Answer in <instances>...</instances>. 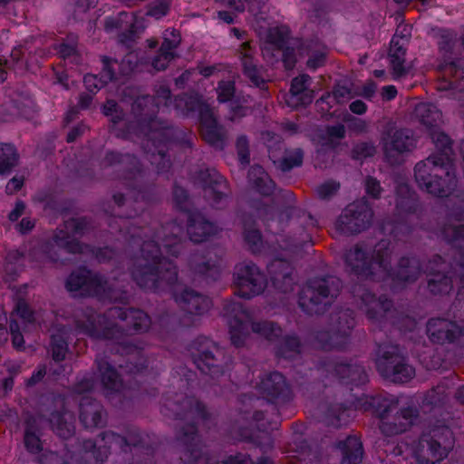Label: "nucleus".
Wrapping results in <instances>:
<instances>
[{
  "label": "nucleus",
  "instance_id": "nucleus-30",
  "mask_svg": "<svg viewBox=\"0 0 464 464\" xmlns=\"http://www.w3.org/2000/svg\"><path fill=\"white\" fill-rule=\"evenodd\" d=\"M97 376L107 394H120L124 387L121 375L106 355H98L94 362Z\"/></svg>",
  "mask_w": 464,
  "mask_h": 464
},
{
  "label": "nucleus",
  "instance_id": "nucleus-62",
  "mask_svg": "<svg viewBox=\"0 0 464 464\" xmlns=\"http://www.w3.org/2000/svg\"><path fill=\"white\" fill-rule=\"evenodd\" d=\"M172 200L175 208L180 212L186 213L187 216L188 215V211L193 210L189 208L190 198L188 191L177 182L174 183L172 188Z\"/></svg>",
  "mask_w": 464,
  "mask_h": 464
},
{
  "label": "nucleus",
  "instance_id": "nucleus-50",
  "mask_svg": "<svg viewBox=\"0 0 464 464\" xmlns=\"http://www.w3.org/2000/svg\"><path fill=\"white\" fill-rule=\"evenodd\" d=\"M78 39L73 34H69L66 40L55 45V50L63 60H70L74 64L78 65L82 63V56L77 49Z\"/></svg>",
  "mask_w": 464,
  "mask_h": 464
},
{
  "label": "nucleus",
  "instance_id": "nucleus-58",
  "mask_svg": "<svg viewBox=\"0 0 464 464\" xmlns=\"http://www.w3.org/2000/svg\"><path fill=\"white\" fill-rule=\"evenodd\" d=\"M291 31L287 26L284 25L272 27L267 33V42L276 50L289 45Z\"/></svg>",
  "mask_w": 464,
  "mask_h": 464
},
{
  "label": "nucleus",
  "instance_id": "nucleus-33",
  "mask_svg": "<svg viewBox=\"0 0 464 464\" xmlns=\"http://www.w3.org/2000/svg\"><path fill=\"white\" fill-rule=\"evenodd\" d=\"M201 135L204 140L218 150H223L226 146V130L218 123L213 111L204 117L200 122Z\"/></svg>",
  "mask_w": 464,
  "mask_h": 464
},
{
  "label": "nucleus",
  "instance_id": "nucleus-60",
  "mask_svg": "<svg viewBox=\"0 0 464 464\" xmlns=\"http://www.w3.org/2000/svg\"><path fill=\"white\" fill-rule=\"evenodd\" d=\"M102 70L98 73L103 82H111L119 79V61L107 55L101 56Z\"/></svg>",
  "mask_w": 464,
  "mask_h": 464
},
{
  "label": "nucleus",
  "instance_id": "nucleus-49",
  "mask_svg": "<svg viewBox=\"0 0 464 464\" xmlns=\"http://www.w3.org/2000/svg\"><path fill=\"white\" fill-rule=\"evenodd\" d=\"M19 153L12 143L0 142V175L10 174L18 164Z\"/></svg>",
  "mask_w": 464,
  "mask_h": 464
},
{
  "label": "nucleus",
  "instance_id": "nucleus-39",
  "mask_svg": "<svg viewBox=\"0 0 464 464\" xmlns=\"http://www.w3.org/2000/svg\"><path fill=\"white\" fill-rule=\"evenodd\" d=\"M441 237L450 245L459 247L458 265L461 269L459 282L464 289V224H445L440 230Z\"/></svg>",
  "mask_w": 464,
  "mask_h": 464
},
{
  "label": "nucleus",
  "instance_id": "nucleus-2",
  "mask_svg": "<svg viewBox=\"0 0 464 464\" xmlns=\"http://www.w3.org/2000/svg\"><path fill=\"white\" fill-rule=\"evenodd\" d=\"M50 423L53 432L64 440L65 455L54 451L43 453L37 464H70L87 462L93 459L99 464H151L154 448L150 442L149 435L139 427L128 424L123 435L112 430L100 433V444L92 439L73 438L75 425L68 420L66 414L53 411L50 415Z\"/></svg>",
  "mask_w": 464,
  "mask_h": 464
},
{
  "label": "nucleus",
  "instance_id": "nucleus-1",
  "mask_svg": "<svg viewBox=\"0 0 464 464\" xmlns=\"http://www.w3.org/2000/svg\"><path fill=\"white\" fill-rule=\"evenodd\" d=\"M169 226H161V229L154 232L149 240L142 241L140 253L143 262H135L130 268V274L140 289L156 294L170 293L180 307L182 315L163 314L159 321L167 333H174L179 328L193 326L195 317L205 314L210 309L212 301L190 287L179 289L178 266L174 261L162 256V248L173 257H178L181 253L180 239L174 233L165 234Z\"/></svg>",
  "mask_w": 464,
  "mask_h": 464
},
{
  "label": "nucleus",
  "instance_id": "nucleus-26",
  "mask_svg": "<svg viewBox=\"0 0 464 464\" xmlns=\"http://www.w3.org/2000/svg\"><path fill=\"white\" fill-rule=\"evenodd\" d=\"M102 113L110 118L111 131L114 135L122 140H131L133 137L145 138V132L130 131L129 130V123L134 122L135 118L132 120L126 119L125 111L119 106L114 100H107L102 108Z\"/></svg>",
  "mask_w": 464,
  "mask_h": 464
},
{
  "label": "nucleus",
  "instance_id": "nucleus-11",
  "mask_svg": "<svg viewBox=\"0 0 464 464\" xmlns=\"http://www.w3.org/2000/svg\"><path fill=\"white\" fill-rule=\"evenodd\" d=\"M343 281L334 276L326 275L307 280L298 294V305L308 314H323L339 295Z\"/></svg>",
  "mask_w": 464,
  "mask_h": 464
},
{
  "label": "nucleus",
  "instance_id": "nucleus-54",
  "mask_svg": "<svg viewBox=\"0 0 464 464\" xmlns=\"http://www.w3.org/2000/svg\"><path fill=\"white\" fill-rule=\"evenodd\" d=\"M448 401V394L443 386H436L429 390L423 399L422 406L429 408L430 411L442 409Z\"/></svg>",
  "mask_w": 464,
  "mask_h": 464
},
{
  "label": "nucleus",
  "instance_id": "nucleus-46",
  "mask_svg": "<svg viewBox=\"0 0 464 464\" xmlns=\"http://www.w3.org/2000/svg\"><path fill=\"white\" fill-rule=\"evenodd\" d=\"M371 258L373 260V267L376 268V274L381 277L375 280V283H386V274L392 268L391 250L388 244L383 246L378 244L375 249L371 250Z\"/></svg>",
  "mask_w": 464,
  "mask_h": 464
},
{
  "label": "nucleus",
  "instance_id": "nucleus-37",
  "mask_svg": "<svg viewBox=\"0 0 464 464\" xmlns=\"http://www.w3.org/2000/svg\"><path fill=\"white\" fill-rule=\"evenodd\" d=\"M275 355L278 359L294 362L298 359L304 350V344L300 337L293 333L281 335L275 345Z\"/></svg>",
  "mask_w": 464,
  "mask_h": 464
},
{
  "label": "nucleus",
  "instance_id": "nucleus-53",
  "mask_svg": "<svg viewBox=\"0 0 464 464\" xmlns=\"http://www.w3.org/2000/svg\"><path fill=\"white\" fill-rule=\"evenodd\" d=\"M415 115L420 122L430 130L441 117V111L431 102H420L415 107Z\"/></svg>",
  "mask_w": 464,
  "mask_h": 464
},
{
  "label": "nucleus",
  "instance_id": "nucleus-45",
  "mask_svg": "<svg viewBox=\"0 0 464 464\" xmlns=\"http://www.w3.org/2000/svg\"><path fill=\"white\" fill-rule=\"evenodd\" d=\"M243 238L248 249L253 254L260 253L263 249V237L261 231L256 227V221L251 215L243 217Z\"/></svg>",
  "mask_w": 464,
  "mask_h": 464
},
{
  "label": "nucleus",
  "instance_id": "nucleus-63",
  "mask_svg": "<svg viewBox=\"0 0 464 464\" xmlns=\"http://www.w3.org/2000/svg\"><path fill=\"white\" fill-rule=\"evenodd\" d=\"M217 99L219 103H227L232 100L236 99L237 93L236 83L232 80H221L218 82L216 89Z\"/></svg>",
  "mask_w": 464,
  "mask_h": 464
},
{
  "label": "nucleus",
  "instance_id": "nucleus-48",
  "mask_svg": "<svg viewBox=\"0 0 464 464\" xmlns=\"http://www.w3.org/2000/svg\"><path fill=\"white\" fill-rule=\"evenodd\" d=\"M250 331L263 337L270 343H276L283 334L282 327L276 322L250 320Z\"/></svg>",
  "mask_w": 464,
  "mask_h": 464
},
{
  "label": "nucleus",
  "instance_id": "nucleus-51",
  "mask_svg": "<svg viewBox=\"0 0 464 464\" xmlns=\"http://www.w3.org/2000/svg\"><path fill=\"white\" fill-rule=\"evenodd\" d=\"M345 126L343 123H336L325 125L319 137L324 146L334 150L340 145V141L345 138Z\"/></svg>",
  "mask_w": 464,
  "mask_h": 464
},
{
  "label": "nucleus",
  "instance_id": "nucleus-31",
  "mask_svg": "<svg viewBox=\"0 0 464 464\" xmlns=\"http://www.w3.org/2000/svg\"><path fill=\"white\" fill-rule=\"evenodd\" d=\"M174 107L184 117H197L198 122L206 117L212 109L198 93L183 92L174 98Z\"/></svg>",
  "mask_w": 464,
  "mask_h": 464
},
{
  "label": "nucleus",
  "instance_id": "nucleus-47",
  "mask_svg": "<svg viewBox=\"0 0 464 464\" xmlns=\"http://www.w3.org/2000/svg\"><path fill=\"white\" fill-rule=\"evenodd\" d=\"M419 207L415 193L406 183H401L396 188V209L400 213L413 214Z\"/></svg>",
  "mask_w": 464,
  "mask_h": 464
},
{
  "label": "nucleus",
  "instance_id": "nucleus-40",
  "mask_svg": "<svg viewBox=\"0 0 464 464\" xmlns=\"http://www.w3.org/2000/svg\"><path fill=\"white\" fill-rule=\"evenodd\" d=\"M250 188L263 197H271L276 190V183L260 165H253L247 172Z\"/></svg>",
  "mask_w": 464,
  "mask_h": 464
},
{
  "label": "nucleus",
  "instance_id": "nucleus-5",
  "mask_svg": "<svg viewBox=\"0 0 464 464\" xmlns=\"http://www.w3.org/2000/svg\"><path fill=\"white\" fill-rule=\"evenodd\" d=\"M101 166L122 168V178L132 199L130 204L134 205L125 214L118 213L108 218L110 232L120 234L125 240L136 242V238H141L145 235L144 227L140 222V216L145 214L148 206L156 203L160 198L155 174L145 169L134 154L113 150H106Z\"/></svg>",
  "mask_w": 464,
  "mask_h": 464
},
{
  "label": "nucleus",
  "instance_id": "nucleus-7",
  "mask_svg": "<svg viewBox=\"0 0 464 464\" xmlns=\"http://www.w3.org/2000/svg\"><path fill=\"white\" fill-rule=\"evenodd\" d=\"M322 411L324 424L336 429L347 425L355 411L370 412L379 420V430L386 437L406 432L420 416L419 408L413 404L400 408L395 397L365 393L360 396L351 394V399L344 402L329 403L322 406Z\"/></svg>",
  "mask_w": 464,
  "mask_h": 464
},
{
  "label": "nucleus",
  "instance_id": "nucleus-42",
  "mask_svg": "<svg viewBox=\"0 0 464 464\" xmlns=\"http://www.w3.org/2000/svg\"><path fill=\"white\" fill-rule=\"evenodd\" d=\"M336 448L342 453L341 464H361L364 450L361 439L349 435L336 443Z\"/></svg>",
  "mask_w": 464,
  "mask_h": 464
},
{
  "label": "nucleus",
  "instance_id": "nucleus-29",
  "mask_svg": "<svg viewBox=\"0 0 464 464\" xmlns=\"http://www.w3.org/2000/svg\"><path fill=\"white\" fill-rule=\"evenodd\" d=\"M79 420L85 429L102 428L107 422L102 404L91 395H84L80 398Z\"/></svg>",
  "mask_w": 464,
  "mask_h": 464
},
{
  "label": "nucleus",
  "instance_id": "nucleus-34",
  "mask_svg": "<svg viewBox=\"0 0 464 464\" xmlns=\"http://www.w3.org/2000/svg\"><path fill=\"white\" fill-rule=\"evenodd\" d=\"M271 282L276 289L282 293H288L293 290L295 278L293 276L294 267L286 260H276L269 266Z\"/></svg>",
  "mask_w": 464,
  "mask_h": 464
},
{
  "label": "nucleus",
  "instance_id": "nucleus-19",
  "mask_svg": "<svg viewBox=\"0 0 464 464\" xmlns=\"http://www.w3.org/2000/svg\"><path fill=\"white\" fill-rule=\"evenodd\" d=\"M233 282L235 294L244 299L259 295L266 287V277L253 262H242L235 266Z\"/></svg>",
  "mask_w": 464,
  "mask_h": 464
},
{
  "label": "nucleus",
  "instance_id": "nucleus-3",
  "mask_svg": "<svg viewBox=\"0 0 464 464\" xmlns=\"http://www.w3.org/2000/svg\"><path fill=\"white\" fill-rule=\"evenodd\" d=\"M83 317L84 319L75 322L77 331L94 340L112 342L115 352L128 357L125 364H120V368L133 376L136 385L133 390L140 396L156 397L159 394L158 388L147 387L142 382L144 377L149 375V361L144 356L141 343L130 336L150 329L151 319L149 314L136 308L119 309L117 317L126 322L127 328L117 324H104L105 316L91 307L84 309Z\"/></svg>",
  "mask_w": 464,
  "mask_h": 464
},
{
  "label": "nucleus",
  "instance_id": "nucleus-17",
  "mask_svg": "<svg viewBox=\"0 0 464 464\" xmlns=\"http://www.w3.org/2000/svg\"><path fill=\"white\" fill-rule=\"evenodd\" d=\"M461 269L458 265V258L448 263L440 255L432 256L425 265V274L430 276L427 280V290L431 295H446L453 289V276Z\"/></svg>",
  "mask_w": 464,
  "mask_h": 464
},
{
  "label": "nucleus",
  "instance_id": "nucleus-4",
  "mask_svg": "<svg viewBox=\"0 0 464 464\" xmlns=\"http://www.w3.org/2000/svg\"><path fill=\"white\" fill-rule=\"evenodd\" d=\"M171 98L170 89L160 85L154 95H140L130 106V113L135 121L129 123L128 128L130 131L146 133L144 149L157 174L167 173L171 169L169 150L173 145H192L188 132L159 117L160 106H168Z\"/></svg>",
  "mask_w": 464,
  "mask_h": 464
},
{
  "label": "nucleus",
  "instance_id": "nucleus-43",
  "mask_svg": "<svg viewBox=\"0 0 464 464\" xmlns=\"http://www.w3.org/2000/svg\"><path fill=\"white\" fill-rule=\"evenodd\" d=\"M446 74L452 79L441 82L439 86L440 90H458L462 89L459 80L464 79V61L462 59L445 58L442 65Z\"/></svg>",
  "mask_w": 464,
  "mask_h": 464
},
{
  "label": "nucleus",
  "instance_id": "nucleus-22",
  "mask_svg": "<svg viewBox=\"0 0 464 464\" xmlns=\"http://www.w3.org/2000/svg\"><path fill=\"white\" fill-rule=\"evenodd\" d=\"M195 181L203 188L205 197L214 208H223L229 196L227 179L215 169H203L196 172Z\"/></svg>",
  "mask_w": 464,
  "mask_h": 464
},
{
  "label": "nucleus",
  "instance_id": "nucleus-9",
  "mask_svg": "<svg viewBox=\"0 0 464 464\" xmlns=\"http://www.w3.org/2000/svg\"><path fill=\"white\" fill-rule=\"evenodd\" d=\"M453 444L452 431L443 427L422 433L411 448L407 443H398L391 455L395 464H436L448 457Z\"/></svg>",
  "mask_w": 464,
  "mask_h": 464
},
{
  "label": "nucleus",
  "instance_id": "nucleus-24",
  "mask_svg": "<svg viewBox=\"0 0 464 464\" xmlns=\"http://www.w3.org/2000/svg\"><path fill=\"white\" fill-rule=\"evenodd\" d=\"M344 264L348 274L361 281L375 283L381 278L373 267L371 250L363 243H357L345 252Z\"/></svg>",
  "mask_w": 464,
  "mask_h": 464
},
{
  "label": "nucleus",
  "instance_id": "nucleus-44",
  "mask_svg": "<svg viewBox=\"0 0 464 464\" xmlns=\"http://www.w3.org/2000/svg\"><path fill=\"white\" fill-rule=\"evenodd\" d=\"M191 271L207 283L218 281L220 278L222 266L220 259H204L201 262H189Z\"/></svg>",
  "mask_w": 464,
  "mask_h": 464
},
{
  "label": "nucleus",
  "instance_id": "nucleus-21",
  "mask_svg": "<svg viewBox=\"0 0 464 464\" xmlns=\"http://www.w3.org/2000/svg\"><path fill=\"white\" fill-rule=\"evenodd\" d=\"M223 316L227 318L231 343L237 347H243L250 334V314L246 306L237 301H226L222 310Z\"/></svg>",
  "mask_w": 464,
  "mask_h": 464
},
{
  "label": "nucleus",
  "instance_id": "nucleus-52",
  "mask_svg": "<svg viewBox=\"0 0 464 464\" xmlns=\"http://www.w3.org/2000/svg\"><path fill=\"white\" fill-rule=\"evenodd\" d=\"M316 44L317 43L314 41H307L302 44V50L309 56L306 61V67L313 72L324 66L327 57L324 46L317 50L313 49L314 45Z\"/></svg>",
  "mask_w": 464,
  "mask_h": 464
},
{
  "label": "nucleus",
  "instance_id": "nucleus-12",
  "mask_svg": "<svg viewBox=\"0 0 464 464\" xmlns=\"http://www.w3.org/2000/svg\"><path fill=\"white\" fill-rule=\"evenodd\" d=\"M65 288L68 292L79 293L82 297H92L101 302L115 303L120 297L119 291L108 276L85 266L70 273Z\"/></svg>",
  "mask_w": 464,
  "mask_h": 464
},
{
  "label": "nucleus",
  "instance_id": "nucleus-8",
  "mask_svg": "<svg viewBox=\"0 0 464 464\" xmlns=\"http://www.w3.org/2000/svg\"><path fill=\"white\" fill-rule=\"evenodd\" d=\"M430 134L436 150L415 165L414 179L421 190L437 198H447L458 185L453 140L438 128H432Z\"/></svg>",
  "mask_w": 464,
  "mask_h": 464
},
{
  "label": "nucleus",
  "instance_id": "nucleus-57",
  "mask_svg": "<svg viewBox=\"0 0 464 464\" xmlns=\"http://www.w3.org/2000/svg\"><path fill=\"white\" fill-rule=\"evenodd\" d=\"M64 227L69 230L72 237H82L88 234L92 228L91 218L85 216L70 218L63 222Z\"/></svg>",
  "mask_w": 464,
  "mask_h": 464
},
{
  "label": "nucleus",
  "instance_id": "nucleus-64",
  "mask_svg": "<svg viewBox=\"0 0 464 464\" xmlns=\"http://www.w3.org/2000/svg\"><path fill=\"white\" fill-rule=\"evenodd\" d=\"M376 153V147L372 141H360L353 144L351 150V158L353 160H363L373 157Z\"/></svg>",
  "mask_w": 464,
  "mask_h": 464
},
{
  "label": "nucleus",
  "instance_id": "nucleus-41",
  "mask_svg": "<svg viewBox=\"0 0 464 464\" xmlns=\"http://www.w3.org/2000/svg\"><path fill=\"white\" fill-rule=\"evenodd\" d=\"M43 431L35 417L30 416L24 421V446L31 455H38L44 451Z\"/></svg>",
  "mask_w": 464,
  "mask_h": 464
},
{
  "label": "nucleus",
  "instance_id": "nucleus-18",
  "mask_svg": "<svg viewBox=\"0 0 464 464\" xmlns=\"http://www.w3.org/2000/svg\"><path fill=\"white\" fill-rule=\"evenodd\" d=\"M332 319L336 321L335 330H321L314 334V342L324 351L345 348L356 324L355 313L350 308L340 310Z\"/></svg>",
  "mask_w": 464,
  "mask_h": 464
},
{
  "label": "nucleus",
  "instance_id": "nucleus-15",
  "mask_svg": "<svg viewBox=\"0 0 464 464\" xmlns=\"http://www.w3.org/2000/svg\"><path fill=\"white\" fill-rule=\"evenodd\" d=\"M450 311L454 320L445 317H432L428 320L426 332L431 343L453 344L464 336V302H454Z\"/></svg>",
  "mask_w": 464,
  "mask_h": 464
},
{
  "label": "nucleus",
  "instance_id": "nucleus-36",
  "mask_svg": "<svg viewBox=\"0 0 464 464\" xmlns=\"http://www.w3.org/2000/svg\"><path fill=\"white\" fill-rule=\"evenodd\" d=\"M248 206L255 216L263 222L266 230L271 232L273 231L270 228V221L276 220V218L281 219L284 215L288 218L292 215L290 208H278L276 204H268L258 198L251 199Z\"/></svg>",
  "mask_w": 464,
  "mask_h": 464
},
{
  "label": "nucleus",
  "instance_id": "nucleus-13",
  "mask_svg": "<svg viewBox=\"0 0 464 464\" xmlns=\"http://www.w3.org/2000/svg\"><path fill=\"white\" fill-rule=\"evenodd\" d=\"M189 351L196 367L213 380L225 376L231 370L232 356L208 337H196L190 343Z\"/></svg>",
  "mask_w": 464,
  "mask_h": 464
},
{
  "label": "nucleus",
  "instance_id": "nucleus-6",
  "mask_svg": "<svg viewBox=\"0 0 464 464\" xmlns=\"http://www.w3.org/2000/svg\"><path fill=\"white\" fill-rule=\"evenodd\" d=\"M163 400L161 414L184 422L176 429V439L182 447L180 459L183 464H273L267 456H261L254 462L249 454L242 452L229 455L223 461L215 459L204 450L198 428V420L207 422L210 420L207 406L194 396L176 394L173 401L165 396Z\"/></svg>",
  "mask_w": 464,
  "mask_h": 464
},
{
  "label": "nucleus",
  "instance_id": "nucleus-14",
  "mask_svg": "<svg viewBox=\"0 0 464 464\" xmlns=\"http://www.w3.org/2000/svg\"><path fill=\"white\" fill-rule=\"evenodd\" d=\"M375 367L384 380L393 383H406L415 376V369L409 364L398 344L379 343L376 349Z\"/></svg>",
  "mask_w": 464,
  "mask_h": 464
},
{
  "label": "nucleus",
  "instance_id": "nucleus-32",
  "mask_svg": "<svg viewBox=\"0 0 464 464\" xmlns=\"http://www.w3.org/2000/svg\"><path fill=\"white\" fill-rule=\"evenodd\" d=\"M187 233L190 241L199 244L218 233V227L209 221L199 210L188 211Z\"/></svg>",
  "mask_w": 464,
  "mask_h": 464
},
{
  "label": "nucleus",
  "instance_id": "nucleus-23",
  "mask_svg": "<svg viewBox=\"0 0 464 464\" xmlns=\"http://www.w3.org/2000/svg\"><path fill=\"white\" fill-rule=\"evenodd\" d=\"M425 265L416 255L401 256L386 274V283L390 284L392 290L403 289L415 283L422 273L425 274Z\"/></svg>",
  "mask_w": 464,
  "mask_h": 464
},
{
  "label": "nucleus",
  "instance_id": "nucleus-35",
  "mask_svg": "<svg viewBox=\"0 0 464 464\" xmlns=\"http://www.w3.org/2000/svg\"><path fill=\"white\" fill-rule=\"evenodd\" d=\"M407 53L406 38L399 36L398 32L392 37L389 49L390 67L392 70L394 79L407 74L405 68V56Z\"/></svg>",
  "mask_w": 464,
  "mask_h": 464
},
{
  "label": "nucleus",
  "instance_id": "nucleus-56",
  "mask_svg": "<svg viewBox=\"0 0 464 464\" xmlns=\"http://www.w3.org/2000/svg\"><path fill=\"white\" fill-rule=\"evenodd\" d=\"M249 96L242 92L237 93L236 99L228 103V120L231 121H238L246 116L248 111Z\"/></svg>",
  "mask_w": 464,
  "mask_h": 464
},
{
  "label": "nucleus",
  "instance_id": "nucleus-25",
  "mask_svg": "<svg viewBox=\"0 0 464 464\" xmlns=\"http://www.w3.org/2000/svg\"><path fill=\"white\" fill-rule=\"evenodd\" d=\"M258 391L266 401L276 406L287 404L294 398L291 385L277 371L264 375L258 383Z\"/></svg>",
  "mask_w": 464,
  "mask_h": 464
},
{
  "label": "nucleus",
  "instance_id": "nucleus-61",
  "mask_svg": "<svg viewBox=\"0 0 464 464\" xmlns=\"http://www.w3.org/2000/svg\"><path fill=\"white\" fill-rule=\"evenodd\" d=\"M50 351L54 362H61L64 361L69 351L67 340L62 334H52L50 339Z\"/></svg>",
  "mask_w": 464,
  "mask_h": 464
},
{
  "label": "nucleus",
  "instance_id": "nucleus-38",
  "mask_svg": "<svg viewBox=\"0 0 464 464\" xmlns=\"http://www.w3.org/2000/svg\"><path fill=\"white\" fill-rule=\"evenodd\" d=\"M312 78L307 73L294 77L290 85V101L295 106H307L313 102V92L309 89Z\"/></svg>",
  "mask_w": 464,
  "mask_h": 464
},
{
  "label": "nucleus",
  "instance_id": "nucleus-27",
  "mask_svg": "<svg viewBox=\"0 0 464 464\" xmlns=\"http://www.w3.org/2000/svg\"><path fill=\"white\" fill-rule=\"evenodd\" d=\"M382 140L383 154L390 164L397 163V156L410 151L415 146V140L410 129L396 130L392 135L389 134V140L383 137Z\"/></svg>",
  "mask_w": 464,
  "mask_h": 464
},
{
  "label": "nucleus",
  "instance_id": "nucleus-28",
  "mask_svg": "<svg viewBox=\"0 0 464 464\" xmlns=\"http://www.w3.org/2000/svg\"><path fill=\"white\" fill-rule=\"evenodd\" d=\"M53 245L63 249L66 253L72 255H82V242L76 237H72L71 232L64 228H57L50 241L44 242L41 248L42 252L51 260L57 261L58 256L54 251Z\"/></svg>",
  "mask_w": 464,
  "mask_h": 464
},
{
  "label": "nucleus",
  "instance_id": "nucleus-55",
  "mask_svg": "<svg viewBox=\"0 0 464 464\" xmlns=\"http://www.w3.org/2000/svg\"><path fill=\"white\" fill-rule=\"evenodd\" d=\"M304 161V151L301 148L285 150L284 156L275 161L276 167L283 172H287L295 168L301 167Z\"/></svg>",
  "mask_w": 464,
  "mask_h": 464
},
{
  "label": "nucleus",
  "instance_id": "nucleus-10",
  "mask_svg": "<svg viewBox=\"0 0 464 464\" xmlns=\"http://www.w3.org/2000/svg\"><path fill=\"white\" fill-rule=\"evenodd\" d=\"M353 296H360L367 318L380 325L386 327L389 324L401 333L412 332L417 326L416 319L407 314L394 309L392 299L384 295L376 296L373 293L362 285L357 289L353 286L351 290Z\"/></svg>",
  "mask_w": 464,
  "mask_h": 464
},
{
  "label": "nucleus",
  "instance_id": "nucleus-20",
  "mask_svg": "<svg viewBox=\"0 0 464 464\" xmlns=\"http://www.w3.org/2000/svg\"><path fill=\"white\" fill-rule=\"evenodd\" d=\"M373 211L366 200L348 204L335 222L336 230L345 236L356 235L370 227Z\"/></svg>",
  "mask_w": 464,
  "mask_h": 464
},
{
  "label": "nucleus",
  "instance_id": "nucleus-16",
  "mask_svg": "<svg viewBox=\"0 0 464 464\" xmlns=\"http://www.w3.org/2000/svg\"><path fill=\"white\" fill-rule=\"evenodd\" d=\"M318 368L336 377L343 385L350 387H362L369 382L365 367L357 361L347 360L335 356H324L318 362Z\"/></svg>",
  "mask_w": 464,
  "mask_h": 464
},
{
  "label": "nucleus",
  "instance_id": "nucleus-59",
  "mask_svg": "<svg viewBox=\"0 0 464 464\" xmlns=\"http://www.w3.org/2000/svg\"><path fill=\"white\" fill-rule=\"evenodd\" d=\"M82 254H88L94 257L99 263H107L112 260L115 256V250L113 247L95 246L88 243L82 242Z\"/></svg>",
  "mask_w": 464,
  "mask_h": 464
}]
</instances>
